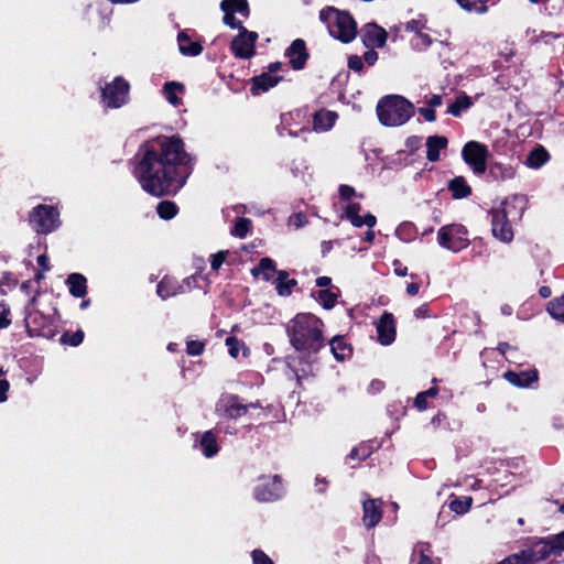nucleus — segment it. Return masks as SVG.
Returning <instances> with one entry per match:
<instances>
[{
	"mask_svg": "<svg viewBox=\"0 0 564 564\" xmlns=\"http://www.w3.org/2000/svg\"><path fill=\"white\" fill-rule=\"evenodd\" d=\"M134 174L142 188L154 196L176 192L192 172L194 159L177 137H159L141 150Z\"/></svg>",
	"mask_w": 564,
	"mask_h": 564,
	"instance_id": "1",
	"label": "nucleus"
},
{
	"mask_svg": "<svg viewBox=\"0 0 564 564\" xmlns=\"http://www.w3.org/2000/svg\"><path fill=\"white\" fill-rule=\"evenodd\" d=\"M286 333L292 347L301 354H316L325 345L323 322L312 314H297L289 322Z\"/></svg>",
	"mask_w": 564,
	"mask_h": 564,
	"instance_id": "2",
	"label": "nucleus"
},
{
	"mask_svg": "<svg viewBox=\"0 0 564 564\" xmlns=\"http://www.w3.org/2000/svg\"><path fill=\"white\" fill-rule=\"evenodd\" d=\"M529 205V198L523 194H516L511 197H508L502 206L499 208H495L491 210V231L492 235L503 241L510 242L513 239L512 227L508 220L509 210L507 207L513 206L519 207L518 216L522 217L523 212L527 209Z\"/></svg>",
	"mask_w": 564,
	"mask_h": 564,
	"instance_id": "3",
	"label": "nucleus"
},
{
	"mask_svg": "<svg viewBox=\"0 0 564 564\" xmlns=\"http://www.w3.org/2000/svg\"><path fill=\"white\" fill-rule=\"evenodd\" d=\"M380 122L388 127L405 123L414 113L413 105L401 96H387L377 106Z\"/></svg>",
	"mask_w": 564,
	"mask_h": 564,
	"instance_id": "4",
	"label": "nucleus"
},
{
	"mask_svg": "<svg viewBox=\"0 0 564 564\" xmlns=\"http://www.w3.org/2000/svg\"><path fill=\"white\" fill-rule=\"evenodd\" d=\"M321 19L330 23V34L348 43L352 41L357 33L356 22L348 12L339 11L334 8H327L321 12Z\"/></svg>",
	"mask_w": 564,
	"mask_h": 564,
	"instance_id": "5",
	"label": "nucleus"
},
{
	"mask_svg": "<svg viewBox=\"0 0 564 564\" xmlns=\"http://www.w3.org/2000/svg\"><path fill=\"white\" fill-rule=\"evenodd\" d=\"M30 224L39 234H48L58 227V212L48 205H39L30 213Z\"/></svg>",
	"mask_w": 564,
	"mask_h": 564,
	"instance_id": "6",
	"label": "nucleus"
},
{
	"mask_svg": "<svg viewBox=\"0 0 564 564\" xmlns=\"http://www.w3.org/2000/svg\"><path fill=\"white\" fill-rule=\"evenodd\" d=\"M564 550V531L556 535L552 541H539L530 549L523 550V556L527 564H535L545 560L553 551Z\"/></svg>",
	"mask_w": 564,
	"mask_h": 564,
	"instance_id": "7",
	"label": "nucleus"
},
{
	"mask_svg": "<svg viewBox=\"0 0 564 564\" xmlns=\"http://www.w3.org/2000/svg\"><path fill=\"white\" fill-rule=\"evenodd\" d=\"M467 230L462 225H448L438 230V243L448 250L459 251L467 247Z\"/></svg>",
	"mask_w": 564,
	"mask_h": 564,
	"instance_id": "8",
	"label": "nucleus"
},
{
	"mask_svg": "<svg viewBox=\"0 0 564 564\" xmlns=\"http://www.w3.org/2000/svg\"><path fill=\"white\" fill-rule=\"evenodd\" d=\"M463 159L473 169L474 173L482 174L487 169L488 150L486 145L470 141L463 148Z\"/></svg>",
	"mask_w": 564,
	"mask_h": 564,
	"instance_id": "9",
	"label": "nucleus"
},
{
	"mask_svg": "<svg viewBox=\"0 0 564 564\" xmlns=\"http://www.w3.org/2000/svg\"><path fill=\"white\" fill-rule=\"evenodd\" d=\"M129 88V84L122 77H117L102 88V99L108 107L119 108L127 102Z\"/></svg>",
	"mask_w": 564,
	"mask_h": 564,
	"instance_id": "10",
	"label": "nucleus"
},
{
	"mask_svg": "<svg viewBox=\"0 0 564 564\" xmlns=\"http://www.w3.org/2000/svg\"><path fill=\"white\" fill-rule=\"evenodd\" d=\"M249 406L254 404H242L237 395L223 394L216 403V413L226 419H238L245 415Z\"/></svg>",
	"mask_w": 564,
	"mask_h": 564,
	"instance_id": "11",
	"label": "nucleus"
},
{
	"mask_svg": "<svg viewBox=\"0 0 564 564\" xmlns=\"http://www.w3.org/2000/svg\"><path fill=\"white\" fill-rule=\"evenodd\" d=\"M258 39L256 32L240 30L239 34L231 42V51L239 58H249L254 54V43Z\"/></svg>",
	"mask_w": 564,
	"mask_h": 564,
	"instance_id": "12",
	"label": "nucleus"
},
{
	"mask_svg": "<svg viewBox=\"0 0 564 564\" xmlns=\"http://www.w3.org/2000/svg\"><path fill=\"white\" fill-rule=\"evenodd\" d=\"M265 482L259 485L254 495L259 501H272L279 499L282 496V486L279 476H274L272 479H264Z\"/></svg>",
	"mask_w": 564,
	"mask_h": 564,
	"instance_id": "13",
	"label": "nucleus"
},
{
	"mask_svg": "<svg viewBox=\"0 0 564 564\" xmlns=\"http://www.w3.org/2000/svg\"><path fill=\"white\" fill-rule=\"evenodd\" d=\"M362 43L368 48L383 47L388 33L377 24H367L362 30Z\"/></svg>",
	"mask_w": 564,
	"mask_h": 564,
	"instance_id": "14",
	"label": "nucleus"
},
{
	"mask_svg": "<svg viewBox=\"0 0 564 564\" xmlns=\"http://www.w3.org/2000/svg\"><path fill=\"white\" fill-rule=\"evenodd\" d=\"M378 339L382 345H390L395 339V324L391 313L384 312L377 323Z\"/></svg>",
	"mask_w": 564,
	"mask_h": 564,
	"instance_id": "15",
	"label": "nucleus"
},
{
	"mask_svg": "<svg viewBox=\"0 0 564 564\" xmlns=\"http://www.w3.org/2000/svg\"><path fill=\"white\" fill-rule=\"evenodd\" d=\"M382 501L379 499H369L364 501L362 521L367 529L376 527L382 518Z\"/></svg>",
	"mask_w": 564,
	"mask_h": 564,
	"instance_id": "16",
	"label": "nucleus"
},
{
	"mask_svg": "<svg viewBox=\"0 0 564 564\" xmlns=\"http://www.w3.org/2000/svg\"><path fill=\"white\" fill-rule=\"evenodd\" d=\"M285 55L290 58V64L294 69H302L308 57L305 42L301 39L293 41Z\"/></svg>",
	"mask_w": 564,
	"mask_h": 564,
	"instance_id": "17",
	"label": "nucleus"
},
{
	"mask_svg": "<svg viewBox=\"0 0 564 564\" xmlns=\"http://www.w3.org/2000/svg\"><path fill=\"white\" fill-rule=\"evenodd\" d=\"M505 378L513 386L518 388H528L539 379L536 369H529L520 372L507 371Z\"/></svg>",
	"mask_w": 564,
	"mask_h": 564,
	"instance_id": "18",
	"label": "nucleus"
},
{
	"mask_svg": "<svg viewBox=\"0 0 564 564\" xmlns=\"http://www.w3.org/2000/svg\"><path fill=\"white\" fill-rule=\"evenodd\" d=\"M281 79V76H273L267 73L256 76L252 78L251 93L258 95L261 91H267L269 88L274 87Z\"/></svg>",
	"mask_w": 564,
	"mask_h": 564,
	"instance_id": "19",
	"label": "nucleus"
},
{
	"mask_svg": "<svg viewBox=\"0 0 564 564\" xmlns=\"http://www.w3.org/2000/svg\"><path fill=\"white\" fill-rule=\"evenodd\" d=\"M178 48L183 55L197 56L202 53L203 46L198 42H194L186 32L177 35Z\"/></svg>",
	"mask_w": 564,
	"mask_h": 564,
	"instance_id": "20",
	"label": "nucleus"
},
{
	"mask_svg": "<svg viewBox=\"0 0 564 564\" xmlns=\"http://www.w3.org/2000/svg\"><path fill=\"white\" fill-rule=\"evenodd\" d=\"M182 292H183L182 285L175 279H172L169 276H165L158 284V288H156L158 295L163 300L174 296Z\"/></svg>",
	"mask_w": 564,
	"mask_h": 564,
	"instance_id": "21",
	"label": "nucleus"
},
{
	"mask_svg": "<svg viewBox=\"0 0 564 564\" xmlns=\"http://www.w3.org/2000/svg\"><path fill=\"white\" fill-rule=\"evenodd\" d=\"M447 145V139L441 135H432L426 140L427 153L426 158L431 162L440 160V151Z\"/></svg>",
	"mask_w": 564,
	"mask_h": 564,
	"instance_id": "22",
	"label": "nucleus"
},
{
	"mask_svg": "<svg viewBox=\"0 0 564 564\" xmlns=\"http://www.w3.org/2000/svg\"><path fill=\"white\" fill-rule=\"evenodd\" d=\"M448 189L455 199L468 197L471 194V188L463 176H456L448 182Z\"/></svg>",
	"mask_w": 564,
	"mask_h": 564,
	"instance_id": "23",
	"label": "nucleus"
},
{
	"mask_svg": "<svg viewBox=\"0 0 564 564\" xmlns=\"http://www.w3.org/2000/svg\"><path fill=\"white\" fill-rule=\"evenodd\" d=\"M86 278L79 273H72L66 281L70 294L75 297H83L86 294Z\"/></svg>",
	"mask_w": 564,
	"mask_h": 564,
	"instance_id": "24",
	"label": "nucleus"
},
{
	"mask_svg": "<svg viewBox=\"0 0 564 564\" xmlns=\"http://www.w3.org/2000/svg\"><path fill=\"white\" fill-rule=\"evenodd\" d=\"M276 274L278 276L274 279L273 283L275 284L278 293L282 296L290 295L292 288L296 285V281L294 279H289V273L286 271H279Z\"/></svg>",
	"mask_w": 564,
	"mask_h": 564,
	"instance_id": "25",
	"label": "nucleus"
},
{
	"mask_svg": "<svg viewBox=\"0 0 564 564\" xmlns=\"http://www.w3.org/2000/svg\"><path fill=\"white\" fill-rule=\"evenodd\" d=\"M200 447L203 454L210 458L218 453V445L216 441V435L212 431L205 432L200 437Z\"/></svg>",
	"mask_w": 564,
	"mask_h": 564,
	"instance_id": "26",
	"label": "nucleus"
},
{
	"mask_svg": "<svg viewBox=\"0 0 564 564\" xmlns=\"http://www.w3.org/2000/svg\"><path fill=\"white\" fill-rule=\"evenodd\" d=\"M275 272H278L275 269V263L270 258H262L258 267L251 270L252 275L258 276L262 274L263 279L267 281L271 280Z\"/></svg>",
	"mask_w": 564,
	"mask_h": 564,
	"instance_id": "27",
	"label": "nucleus"
},
{
	"mask_svg": "<svg viewBox=\"0 0 564 564\" xmlns=\"http://www.w3.org/2000/svg\"><path fill=\"white\" fill-rule=\"evenodd\" d=\"M549 158L550 155L543 147H536L529 153L525 162L528 166L539 169L547 162Z\"/></svg>",
	"mask_w": 564,
	"mask_h": 564,
	"instance_id": "28",
	"label": "nucleus"
},
{
	"mask_svg": "<svg viewBox=\"0 0 564 564\" xmlns=\"http://www.w3.org/2000/svg\"><path fill=\"white\" fill-rule=\"evenodd\" d=\"M337 115L332 111H319L314 117L315 130H328L335 123Z\"/></svg>",
	"mask_w": 564,
	"mask_h": 564,
	"instance_id": "29",
	"label": "nucleus"
},
{
	"mask_svg": "<svg viewBox=\"0 0 564 564\" xmlns=\"http://www.w3.org/2000/svg\"><path fill=\"white\" fill-rule=\"evenodd\" d=\"M330 350L334 357L343 361L346 357L350 355V348L340 337H334L330 341Z\"/></svg>",
	"mask_w": 564,
	"mask_h": 564,
	"instance_id": "30",
	"label": "nucleus"
},
{
	"mask_svg": "<svg viewBox=\"0 0 564 564\" xmlns=\"http://www.w3.org/2000/svg\"><path fill=\"white\" fill-rule=\"evenodd\" d=\"M184 86L182 84L170 82L164 85V94L170 104L178 106L181 99L176 96V91H183Z\"/></svg>",
	"mask_w": 564,
	"mask_h": 564,
	"instance_id": "31",
	"label": "nucleus"
},
{
	"mask_svg": "<svg viewBox=\"0 0 564 564\" xmlns=\"http://www.w3.org/2000/svg\"><path fill=\"white\" fill-rule=\"evenodd\" d=\"M547 312L553 318L564 322V294L549 302Z\"/></svg>",
	"mask_w": 564,
	"mask_h": 564,
	"instance_id": "32",
	"label": "nucleus"
},
{
	"mask_svg": "<svg viewBox=\"0 0 564 564\" xmlns=\"http://www.w3.org/2000/svg\"><path fill=\"white\" fill-rule=\"evenodd\" d=\"M177 206L170 200H163L159 203L156 212L163 219H172L177 214Z\"/></svg>",
	"mask_w": 564,
	"mask_h": 564,
	"instance_id": "33",
	"label": "nucleus"
},
{
	"mask_svg": "<svg viewBox=\"0 0 564 564\" xmlns=\"http://www.w3.org/2000/svg\"><path fill=\"white\" fill-rule=\"evenodd\" d=\"M471 106V100L468 96H459L457 99L448 106V112L455 117H458L460 112Z\"/></svg>",
	"mask_w": 564,
	"mask_h": 564,
	"instance_id": "34",
	"label": "nucleus"
},
{
	"mask_svg": "<svg viewBox=\"0 0 564 564\" xmlns=\"http://www.w3.org/2000/svg\"><path fill=\"white\" fill-rule=\"evenodd\" d=\"M220 8L224 11V23L229 25L232 29H238L239 31L245 29L242 26V21L236 18V13L232 11V8L227 6H223L220 3Z\"/></svg>",
	"mask_w": 564,
	"mask_h": 564,
	"instance_id": "35",
	"label": "nucleus"
},
{
	"mask_svg": "<svg viewBox=\"0 0 564 564\" xmlns=\"http://www.w3.org/2000/svg\"><path fill=\"white\" fill-rule=\"evenodd\" d=\"M250 227L251 220L249 218H238L232 234L239 238H245L248 235Z\"/></svg>",
	"mask_w": 564,
	"mask_h": 564,
	"instance_id": "36",
	"label": "nucleus"
},
{
	"mask_svg": "<svg viewBox=\"0 0 564 564\" xmlns=\"http://www.w3.org/2000/svg\"><path fill=\"white\" fill-rule=\"evenodd\" d=\"M470 505L471 498H467L464 500L456 498L449 502V509L456 512L457 514H463L469 510Z\"/></svg>",
	"mask_w": 564,
	"mask_h": 564,
	"instance_id": "37",
	"label": "nucleus"
},
{
	"mask_svg": "<svg viewBox=\"0 0 564 564\" xmlns=\"http://www.w3.org/2000/svg\"><path fill=\"white\" fill-rule=\"evenodd\" d=\"M348 219L355 227H361V226L366 225L369 228H372L377 223V219L372 214H367V215H365V217L357 215V216H352Z\"/></svg>",
	"mask_w": 564,
	"mask_h": 564,
	"instance_id": "38",
	"label": "nucleus"
},
{
	"mask_svg": "<svg viewBox=\"0 0 564 564\" xmlns=\"http://www.w3.org/2000/svg\"><path fill=\"white\" fill-rule=\"evenodd\" d=\"M318 299L325 308H332L337 300V295L328 290H322L318 293Z\"/></svg>",
	"mask_w": 564,
	"mask_h": 564,
	"instance_id": "39",
	"label": "nucleus"
},
{
	"mask_svg": "<svg viewBox=\"0 0 564 564\" xmlns=\"http://www.w3.org/2000/svg\"><path fill=\"white\" fill-rule=\"evenodd\" d=\"M84 339V333L82 330H77L72 335L65 333L61 337V341L63 344H69L70 346H78Z\"/></svg>",
	"mask_w": 564,
	"mask_h": 564,
	"instance_id": "40",
	"label": "nucleus"
},
{
	"mask_svg": "<svg viewBox=\"0 0 564 564\" xmlns=\"http://www.w3.org/2000/svg\"><path fill=\"white\" fill-rule=\"evenodd\" d=\"M223 6H227V8L231 7L232 11L236 14H240L243 18L249 17V6L248 2H221Z\"/></svg>",
	"mask_w": 564,
	"mask_h": 564,
	"instance_id": "41",
	"label": "nucleus"
},
{
	"mask_svg": "<svg viewBox=\"0 0 564 564\" xmlns=\"http://www.w3.org/2000/svg\"><path fill=\"white\" fill-rule=\"evenodd\" d=\"M226 345L228 347L230 356L234 358L238 357L239 350L243 346V344L234 336H229L226 338Z\"/></svg>",
	"mask_w": 564,
	"mask_h": 564,
	"instance_id": "42",
	"label": "nucleus"
},
{
	"mask_svg": "<svg viewBox=\"0 0 564 564\" xmlns=\"http://www.w3.org/2000/svg\"><path fill=\"white\" fill-rule=\"evenodd\" d=\"M414 564H432L430 557L425 554L423 545H419L413 551Z\"/></svg>",
	"mask_w": 564,
	"mask_h": 564,
	"instance_id": "43",
	"label": "nucleus"
},
{
	"mask_svg": "<svg viewBox=\"0 0 564 564\" xmlns=\"http://www.w3.org/2000/svg\"><path fill=\"white\" fill-rule=\"evenodd\" d=\"M467 12L485 13L487 7L485 2H458Z\"/></svg>",
	"mask_w": 564,
	"mask_h": 564,
	"instance_id": "44",
	"label": "nucleus"
},
{
	"mask_svg": "<svg viewBox=\"0 0 564 564\" xmlns=\"http://www.w3.org/2000/svg\"><path fill=\"white\" fill-rule=\"evenodd\" d=\"M228 251H219L212 256L210 267L214 271H217L227 258Z\"/></svg>",
	"mask_w": 564,
	"mask_h": 564,
	"instance_id": "45",
	"label": "nucleus"
},
{
	"mask_svg": "<svg viewBox=\"0 0 564 564\" xmlns=\"http://www.w3.org/2000/svg\"><path fill=\"white\" fill-rule=\"evenodd\" d=\"M204 350V343L199 340L187 341V354L191 356H198Z\"/></svg>",
	"mask_w": 564,
	"mask_h": 564,
	"instance_id": "46",
	"label": "nucleus"
},
{
	"mask_svg": "<svg viewBox=\"0 0 564 564\" xmlns=\"http://www.w3.org/2000/svg\"><path fill=\"white\" fill-rule=\"evenodd\" d=\"M253 564H273L272 560L262 551L254 550L252 552Z\"/></svg>",
	"mask_w": 564,
	"mask_h": 564,
	"instance_id": "47",
	"label": "nucleus"
},
{
	"mask_svg": "<svg viewBox=\"0 0 564 564\" xmlns=\"http://www.w3.org/2000/svg\"><path fill=\"white\" fill-rule=\"evenodd\" d=\"M9 314L10 308L6 304L0 303V328H6L10 325Z\"/></svg>",
	"mask_w": 564,
	"mask_h": 564,
	"instance_id": "48",
	"label": "nucleus"
},
{
	"mask_svg": "<svg viewBox=\"0 0 564 564\" xmlns=\"http://www.w3.org/2000/svg\"><path fill=\"white\" fill-rule=\"evenodd\" d=\"M498 564H527V561L524 560L523 553H517L508 556L503 561L499 562Z\"/></svg>",
	"mask_w": 564,
	"mask_h": 564,
	"instance_id": "49",
	"label": "nucleus"
},
{
	"mask_svg": "<svg viewBox=\"0 0 564 564\" xmlns=\"http://www.w3.org/2000/svg\"><path fill=\"white\" fill-rule=\"evenodd\" d=\"M348 67L352 70L360 72L364 68L362 58L358 55H351L348 58Z\"/></svg>",
	"mask_w": 564,
	"mask_h": 564,
	"instance_id": "50",
	"label": "nucleus"
},
{
	"mask_svg": "<svg viewBox=\"0 0 564 564\" xmlns=\"http://www.w3.org/2000/svg\"><path fill=\"white\" fill-rule=\"evenodd\" d=\"M339 195L343 199H349L355 195V189L349 185H340Z\"/></svg>",
	"mask_w": 564,
	"mask_h": 564,
	"instance_id": "51",
	"label": "nucleus"
},
{
	"mask_svg": "<svg viewBox=\"0 0 564 564\" xmlns=\"http://www.w3.org/2000/svg\"><path fill=\"white\" fill-rule=\"evenodd\" d=\"M360 210H361V206H360L359 203L349 204L346 207V216H347V218H350L352 216H357V215H359Z\"/></svg>",
	"mask_w": 564,
	"mask_h": 564,
	"instance_id": "52",
	"label": "nucleus"
},
{
	"mask_svg": "<svg viewBox=\"0 0 564 564\" xmlns=\"http://www.w3.org/2000/svg\"><path fill=\"white\" fill-rule=\"evenodd\" d=\"M419 112L429 122H433L435 120V118H436L435 111L432 108H420Z\"/></svg>",
	"mask_w": 564,
	"mask_h": 564,
	"instance_id": "53",
	"label": "nucleus"
},
{
	"mask_svg": "<svg viewBox=\"0 0 564 564\" xmlns=\"http://www.w3.org/2000/svg\"><path fill=\"white\" fill-rule=\"evenodd\" d=\"M364 59L368 65H373L378 61V53L371 48L364 54Z\"/></svg>",
	"mask_w": 564,
	"mask_h": 564,
	"instance_id": "54",
	"label": "nucleus"
},
{
	"mask_svg": "<svg viewBox=\"0 0 564 564\" xmlns=\"http://www.w3.org/2000/svg\"><path fill=\"white\" fill-rule=\"evenodd\" d=\"M414 404L420 411H423L427 408V399L424 397V394H422V392L416 395Z\"/></svg>",
	"mask_w": 564,
	"mask_h": 564,
	"instance_id": "55",
	"label": "nucleus"
},
{
	"mask_svg": "<svg viewBox=\"0 0 564 564\" xmlns=\"http://www.w3.org/2000/svg\"><path fill=\"white\" fill-rule=\"evenodd\" d=\"M423 26H424V24H422L421 21L411 20V21L406 22L405 30L412 31V32H419Z\"/></svg>",
	"mask_w": 564,
	"mask_h": 564,
	"instance_id": "56",
	"label": "nucleus"
},
{
	"mask_svg": "<svg viewBox=\"0 0 564 564\" xmlns=\"http://www.w3.org/2000/svg\"><path fill=\"white\" fill-rule=\"evenodd\" d=\"M368 456V452L365 451L362 447H356L352 448V451L349 454L350 458H362L365 459Z\"/></svg>",
	"mask_w": 564,
	"mask_h": 564,
	"instance_id": "57",
	"label": "nucleus"
},
{
	"mask_svg": "<svg viewBox=\"0 0 564 564\" xmlns=\"http://www.w3.org/2000/svg\"><path fill=\"white\" fill-rule=\"evenodd\" d=\"M10 388V384L7 380H0V402L7 400V392Z\"/></svg>",
	"mask_w": 564,
	"mask_h": 564,
	"instance_id": "58",
	"label": "nucleus"
},
{
	"mask_svg": "<svg viewBox=\"0 0 564 564\" xmlns=\"http://www.w3.org/2000/svg\"><path fill=\"white\" fill-rule=\"evenodd\" d=\"M414 316L416 318H424V317H427L429 316V307L426 304H423L421 306H419L415 311H414Z\"/></svg>",
	"mask_w": 564,
	"mask_h": 564,
	"instance_id": "59",
	"label": "nucleus"
},
{
	"mask_svg": "<svg viewBox=\"0 0 564 564\" xmlns=\"http://www.w3.org/2000/svg\"><path fill=\"white\" fill-rule=\"evenodd\" d=\"M421 139L416 137L409 138L406 140V147L410 149H417L420 147Z\"/></svg>",
	"mask_w": 564,
	"mask_h": 564,
	"instance_id": "60",
	"label": "nucleus"
},
{
	"mask_svg": "<svg viewBox=\"0 0 564 564\" xmlns=\"http://www.w3.org/2000/svg\"><path fill=\"white\" fill-rule=\"evenodd\" d=\"M419 289H420V285L417 283L413 282V283L408 284L406 292L409 295L414 296L417 294Z\"/></svg>",
	"mask_w": 564,
	"mask_h": 564,
	"instance_id": "61",
	"label": "nucleus"
},
{
	"mask_svg": "<svg viewBox=\"0 0 564 564\" xmlns=\"http://www.w3.org/2000/svg\"><path fill=\"white\" fill-rule=\"evenodd\" d=\"M330 282H332L330 278H328V276H319L316 280V285L321 286V288H325V286H328L330 284Z\"/></svg>",
	"mask_w": 564,
	"mask_h": 564,
	"instance_id": "62",
	"label": "nucleus"
},
{
	"mask_svg": "<svg viewBox=\"0 0 564 564\" xmlns=\"http://www.w3.org/2000/svg\"><path fill=\"white\" fill-rule=\"evenodd\" d=\"M431 107H437L442 105V97L440 95H433L429 101Z\"/></svg>",
	"mask_w": 564,
	"mask_h": 564,
	"instance_id": "63",
	"label": "nucleus"
},
{
	"mask_svg": "<svg viewBox=\"0 0 564 564\" xmlns=\"http://www.w3.org/2000/svg\"><path fill=\"white\" fill-rule=\"evenodd\" d=\"M37 263L41 265L44 270H50V267L47 264V257L45 254H41L37 257Z\"/></svg>",
	"mask_w": 564,
	"mask_h": 564,
	"instance_id": "64",
	"label": "nucleus"
}]
</instances>
